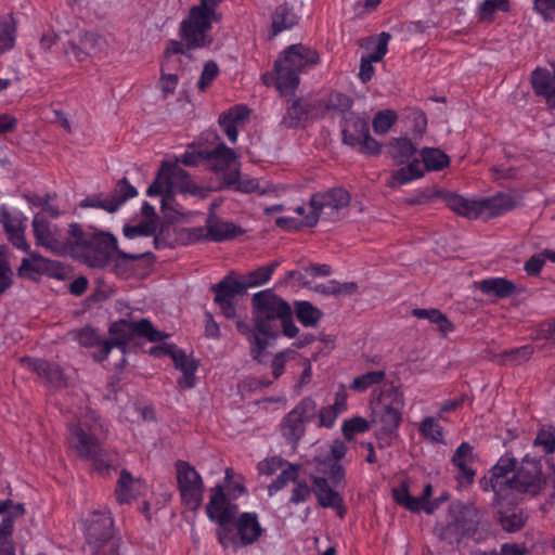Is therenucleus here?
I'll use <instances>...</instances> for the list:
<instances>
[{
  "mask_svg": "<svg viewBox=\"0 0 555 555\" xmlns=\"http://www.w3.org/2000/svg\"><path fill=\"white\" fill-rule=\"evenodd\" d=\"M68 426L69 444L85 460L92 463L95 469L104 470L109 467L108 463L103 459L100 442L95 438L98 427V416L93 411H86L85 415L78 417Z\"/></svg>",
  "mask_w": 555,
  "mask_h": 555,
  "instance_id": "nucleus-9",
  "label": "nucleus"
},
{
  "mask_svg": "<svg viewBox=\"0 0 555 555\" xmlns=\"http://www.w3.org/2000/svg\"><path fill=\"white\" fill-rule=\"evenodd\" d=\"M416 149L406 138L397 139L391 145V155L398 164L410 162Z\"/></svg>",
  "mask_w": 555,
  "mask_h": 555,
  "instance_id": "nucleus-46",
  "label": "nucleus"
},
{
  "mask_svg": "<svg viewBox=\"0 0 555 555\" xmlns=\"http://www.w3.org/2000/svg\"><path fill=\"white\" fill-rule=\"evenodd\" d=\"M306 424L293 415V412H288L284 417L281 431L282 435L292 442H297L305 434Z\"/></svg>",
  "mask_w": 555,
  "mask_h": 555,
  "instance_id": "nucleus-36",
  "label": "nucleus"
},
{
  "mask_svg": "<svg viewBox=\"0 0 555 555\" xmlns=\"http://www.w3.org/2000/svg\"><path fill=\"white\" fill-rule=\"evenodd\" d=\"M177 487L182 503L191 511H196L203 503L204 481L194 466L186 461L175 464Z\"/></svg>",
  "mask_w": 555,
  "mask_h": 555,
  "instance_id": "nucleus-14",
  "label": "nucleus"
},
{
  "mask_svg": "<svg viewBox=\"0 0 555 555\" xmlns=\"http://www.w3.org/2000/svg\"><path fill=\"white\" fill-rule=\"evenodd\" d=\"M221 0H201L199 5L191 8L189 16L182 21L180 34L189 48H202L211 42L209 30L215 21L216 12Z\"/></svg>",
  "mask_w": 555,
  "mask_h": 555,
  "instance_id": "nucleus-10",
  "label": "nucleus"
},
{
  "mask_svg": "<svg viewBox=\"0 0 555 555\" xmlns=\"http://www.w3.org/2000/svg\"><path fill=\"white\" fill-rule=\"evenodd\" d=\"M87 544L93 555H117L113 538V519L107 511H94L85 520Z\"/></svg>",
  "mask_w": 555,
  "mask_h": 555,
  "instance_id": "nucleus-11",
  "label": "nucleus"
},
{
  "mask_svg": "<svg viewBox=\"0 0 555 555\" xmlns=\"http://www.w3.org/2000/svg\"><path fill=\"white\" fill-rule=\"evenodd\" d=\"M370 429V423L367 420L356 416L349 420H345L341 425V431L344 437L351 441L356 435L365 433Z\"/></svg>",
  "mask_w": 555,
  "mask_h": 555,
  "instance_id": "nucleus-48",
  "label": "nucleus"
},
{
  "mask_svg": "<svg viewBox=\"0 0 555 555\" xmlns=\"http://www.w3.org/2000/svg\"><path fill=\"white\" fill-rule=\"evenodd\" d=\"M534 10L545 20H555V0H534Z\"/></svg>",
  "mask_w": 555,
  "mask_h": 555,
  "instance_id": "nucleus-64",
  "label": "nucleus"
},
{
  "mask_svg": "<svg viewBox=\"0 0 555 555\" xmlns=\"http://www.w3.org/2000/svg\"><path fill=\"white\" fill-rule=\"evenodd\" d=\"M348 395L345 385H339L335 393V401L331 405L323 406L319 410L317 415V426L332 428L337 417L347 411Z\"/></svg>",
  "mask_w": 555,
  "mask_h": 555,
  "instance_id": "nucleus-23",
  "label": "nucleus"
},
{
  "mask_svg": "<svg viewBox=\"0 0 555 555\" xmlns=\"http://www.w3.org/2000/svg\"><path fill=\"white\" fill-rule=\"evenodd\" d=\"M151 353L159 356L162 353L170 356L175 366L182 373L178 383L182 388H193L195 386V372L197 363L195 360L186 354L183 350L177 348L175 345H163L151 349Z\"/></svg>",
  "mask_w": 555,
  "mask_h": 555,
  "instance_id": "nucleus-18",
  "label": "nucleus"
},
{
  "mask_svg": "<svg viewBox=\"0 0 555 555\" xmlns=\"http://www.w3.org/2000/svg\"><path fill=\"white\" fill-rule=\"evenodd\" d=\"M208 235L214 241H224L237 234V228L230 222L212 221L207 224Z\"/></svg>",
  "mask_w": 555,
  "mask_h": 555,
  "instance_id": "nucleus-45",
  "label": "nucleus"
},
{
  "mask_svg": "<svg viewBox=\"0 0 555 555\" xmlns=\"http://www.w3.org/2000/svg\"><path fill=\"white\" fill-rule=\"evenodd\" d=\"M218 73L219 67L215 62H206L201 74L199 80L197 81V88L201 91H205L208 87H210L215 78L218 76Z\"/></svg>",
  "mask_w": 555,
  "mask_h": 555,
  "instance_id": "nucleus-61",
  "label": "nucleus"
},
{
  "mask_svg": "<svg viewBox=\"0 0 555 555\" xmlns=\"http://www.w3.org/2000/svg\"><path fill=\"white\" fill-rule=\"evenodd\" d=\"M479 288L483 294H487V295H494L498 297H506L514 292L515 286L511 281H508L506 279L491 278V279L482 280L479 283Z\"/></svg>",
  "mask_w": 555,
  "mask_h": 555,
  "instance_id": "nucleus-34",
  "label": "nucleus"
},
{
  "mask_svg": "<svg viewBox=\"0 0 555 555\" xmlns=\"http://www.w3.org/2000/svg\"><path fill=\"white\" fill-rule=\"evenodd\" d=\"M385 372L382 370L366 372L353 378L350 389L357 392H363L369 388L383 384Z\"/></svg>",
  "mask_w": 555,
  "mask_h": 555,
  "instance_id": "nucleus-37",
  "label": "nucleus"
},
{
  "mask_svg": "<svg viewBox=\"0 0 555 555\" xmlns=\"http://www.w3.org/2000/svg\"><path fill=\"white\" fill-rule=\"evenodd\" d=\"M296 314L298 321L305 326L314 325L321 317V312L307 301H301L297 304Z\"/></svg>",
  "mask_w": 555,
  "mask_h": 555,
  "instance_id": "nucleus-50",
  "label": "nucleus"
},
{
  "mask_svg": "<svg viewBox=\"0 0 555 555\" xmlns=\"http://www.w3.org/2000/svg\"><path fill=\"white\" fill-rule=\"evenodd\" d=\"M446 203L450 209L463 217L469 219L481 217L480 198L464 197L450 193L446 196Z\"/></svg>",
  "mask_w": 555,
  "mask_h": 555,
  "instance_id": "nucleus-26",
  "label": "nucleus"
},
{
  "mask_svg": "<svg viewBox=\"0 0 555 555\" xmlns=\"http://www.w3.org/2000/svg\"><path fill=\"white\" fill-rule=\"evenodd\" d=\"M405 401L402 390L393 383H383L376 397L374 411L383 424V429L392 435L402 421Z\"/></svg>",
  "mask_w": 555,
  "mask_h": 555,
  "instance_id": "nucleus-12",
  "label": "nucleus"
},
{
  "mask_svg": "<svg viewBox=\"0 0 555 555\" xmlns=\"http://www.w3.org/2000/svg\"><path fill=\"white\" fill-rule=\"evenodd\" d=\"M13 518L3 517L0 524V555H15V546L12 540Z\"/></svg>",
  "mask_w": 555,
  "mask_h": 555,
  "instance_id": "nucleus-44",
  "label": "nucleus"
},
{
  "mask_svg": "<svg viewBox=\"0 0 555 555\" xmlns=\"http://www.w3.org/2000/svg\"><path fill=\"white\" fill-rule=\"evenodd\" d=\"M481 217L500 216L515 206V201L508 194H498L493 197L480 198Z\"/></svg>",
  "mask_w": 555,
  "mask_h": 555,
  "instance_id": "nucleus-29",
  "label": "nucleus"
},
{
  "mask_svg": "<svg viewBox=\"0 0 555 555\" xmlns=\"http://www.w3.org/2000/svg\"><path fill=\"white\" fill-rule=\"evenodd\" d=\"M396 114L392 111H382L373 119V129L378 134L386 133L396 120Z\"/></svg>",
  "mask_w": 555,
  "mask_h": 555,
  "instance_id": "nucleus-57",
  "label": "nucleus"
},
{
  "mask_svg": "<svg viewBox=\"0 0 555 555\" xmlns=\"http://www.w3.org/2000/svg\"><path fill=\"white\" fill-rule=\"evenodd\" d=\"M138 195L134 186L126 180L119 182L115 191L111 194L112 201L118 204V208L129 198Z\"/></svg>",
  "mask_w": 555,
  "mask_h": 555,
  "instance_id": "nucleus-58",
  "label": "nucleus"
},
{
  "mask_svg": "<svg viewBox=\"0 0 555 555\" xmlns=\"http://www.w3.org/2000/svg\"><path fill=\"white\" fill-rule=\"evenodd\" d=\"M297 23V16L287 5L276 8L272 17V27L274 33H280L293 27Z\"/></svg>",
  "mask_w": 555,
  "mask_h": 555,
  "instance_id": "nucleus-41",
  "label": "nucleus"
},
{
  "mask_svg": "<svg viewBox=\"0 0 555 555\" xmlns=\"http://www.w3.org/2000/svg\"><path fill=\"white\" fill-rule=\"evenodd\" d=\"M33 232L37 246L55 255H68L92 268H103L116 256L126 259L142 257L118 250L117 240L112 234L82 230L78 224H70L68 236L64 237L61 229L42 214L34 216Z\"/></svg>",
  "mask_w": 555,
  "mask_h": 555,
  "instance_id": "nucleus-1",
  "label": "nucleus"
},
{
  "mask_svg": "<svg viewBox=\"0 0 555 555\" xmlns=\"http://www.w3.org/2000/svg\"><path fill=\"white\" fill-rule=\"evenodd\" d=\"M424 170H440L449 165V157L441 150L427 147L422 151Z\"/></svg>",
  "mask_w": 555,
  "mask_h": 555,
  "instance_id": "nucleus-40",
  "label": "nucleus"
},
{
  "mask_svg": "<svg viewBox=\"0 0 555 555\" xmlns=\"http://www.w3.org/2000/svg\"><path fill=\"white\" fill-rule=\"evenodd\" d=\"M508 10V0H485L479 7V16L485 21L491 20L495 12H507Z\"/></svg>",
  "mask_w": 555,
  "mask_h": 555,
  "instance_id": "nucleus-54",
  "label": "nucleus"
},
{
  "mask_svg": "<svg viewBox=\"0 0 555 555\" xmlns=\"http://www.w3.org/2000/svg\"><path fill=\"white\" fill-rule=\"evenodd\" d=\"M249 111L244 105H235L219 117V124L229 140L235 143L238 130L246 124Z\"/></svg>",
  "mask_w": 555,
  "mask_h": 555,
  "instance_id": "nucleus-24",
  "label": "nucleus"
},
{
  "mask_svg": "<svg viewBox=\"0 0 555 555\" xmlns=\"http://www.w3.org/2000/svg\"><path fill=\"white\" fill-rule=\"evenodd\" d=\"M300 466L297 464L286 463L281 469L280 474L268 486V494L273 496L275 493L287 487L291 482L294 483L299 477Z\"/></svg>",
  "mask_w": 555,
  "mask_h": 555,
  "instance_id": "nucleus-32",
  "label": "nucleus"
},
{
  "mask_svg": "<svg viewBox=\"0 0 555 555\" xmlns=\"http://www.w3.org/2000/svg\"><path fill=\"white\" fill-rule=\"evenodd\" d=\"M424 175V168L418 159L414 158L405 167H401L391 173L387 184L390 188H397L408 184L413 180L421 178Z\"/></svg>",
  "mask_w": 555,
  "mask_h": 555,
  "instance_id": "nucleus-30",
  "label": "nucleus"
},
{
  "mask_svg": "<svg viewBox=\"0 0 555 555\" xmlns=\"http://www.w3.org/2000/svg\"><path fill=\"white\" fill-rule=\"evenodd\" d=\"M346 452L347 447L341 440H334L326 449L322 450L313 460L318 474L311 475L312 489L305 479L298 477L294 481L289 503L295 505L304 503L313 492L322 507L333 508L343 517L345 514L343 498L334 487L341 483L345 478V469L340 461Z\"/></svg>",
  "mask_w": 555,
  "mask_h": 555,
  "instance_id": "nucleus-4",
  "label": "nucleus"
},
{
  "mask_svg": "<svg viewBox=\"0 0 555 555\" xmlns=\"http://www.w3.org/2000/svg\"><path fill=\"white\" fill-rule=\"evenodd\" d=\"M291 412L307 424L315 416L317 402L311 397H306Z\"/></svg>",
  "mask_w": 555,
  "mask_h": 555,
  "instance_id": "nucleus-52",
  "label": "nucleus"
},
{
  "mask_svg": "<svg viewBox=\"0 0 555 555\" xmlns=\"http://www.w3.org/2000/svg\"><path fill=\"white\" fill-rule=\"evenodd\" d=\"M0 221L11 244L22 251H29V243L25 237L27 221L25 215L18 209H8L1 205Z\"/></svg>",
  "mask_w": 555,
  "mask_h": 555,
  "instance_id": "nucleus-19",
  "label": "nucleus"
},
{
  "mask_svg": "<svg viewBox=\"0 0 555 555\" xmlns=\"http://www.w3.org/2000/svg\"><path fill=\"white\" fill-rule=\"evenodd\" d=\"M27 256L23 257L17 268V275L21 279L37 281L42 275L50 278H60L62 274L61 263L41 256L31 250L25 251Z\"/></svg>",
  "mask_w": 555,
  "mask_h": 555,
  "instance_id": "nucleus-16",
  "label": "nucleus"
},
{
  "mask_svg": "<svg viewBox=\"0 0 555 555\" xmlns=\"http://www.w3.org/2000/svg\"><path fill=\"white\" fill-rule=\"evenodd\" d=\"M237 533L228 527L218 528L217 539L224 548L237 550L238 547L256 542L262 533L256 513L246 512L236 520Z\"/></svg>",
  "mask_w": 555,
  "mask_h": 555,
  "instance_id": "nucleus-13",
  "label": "nucleus"
},
{
  "mask_svg": "<svg viewBox=\"0 0 555 555\" xmlns=\"http://www.w3.org/2000/svg\"><path fill=\"white\" fill-rule=\"evenodd\" d=\"M554 79L546 69L537 68L532 73V87L534 92L543 95L550 107L555 108V65L553 64Z\"/></svg>",
  "mask_w": 555,
  "mask_h": 555,
  "instance_id": "nucleus-27",
  "label": "nucleus"
},
{
  "mask_svg": "<svg viewBox=\"0 0 555 555\" xmlns=\"http://www.w3.org/2000/svg\"><path fill=\"white\" fill-rule=\"evenodd\" d=\"M231 160V149L224 143H218L214 149L191 145L175 162H163L154 182L147 189L149 196H160L162 210L166 218L178 220L184 217L182 206L177 201L178 195H196L199 188L191 180L179 163L196 166L205 162L208 169L216 176L223 173L222 164Z\"/></svg>",
  "mask_w": 555,
  "mask_h": 555,
  "instance_id": "nucleus-2",
  "label": "nucleus"
},
{
  "mask_svg": "<svg viewBox=\"0 0 555 555\" xmlns=\"http://www.w3.org/2000/svg\"><path fill=\"white\" fill-rule=\"evenodd\" d=\"M156 229L155 221H146L137 225H127L124 228V234L128 238H134L138 236H150Z\"/></svg>",
  "mask_w": 555,
  "mask_h": 555,
  "instance_id": "nucleus-60",
  "label": "nucleus"
},
{
  "mask_svg": "<svg viewBox=\"0 0 555 555\" xmlns=\"http://www.w3.org/2000/svg\"><path fill=\"white\" fill-rule=\"evenodd\" d=\"M80 43L87 49L89 55L100 53L107 47L104 36L91 31L80 34Z\"/></svg>",
  "mask_w": 555,
  "mask_h": 555,
  "instance_id": "nucleus-49",
  "label": "nucleus"
},
{
  "mask_svg": "<svg viewBox=\"0 0 555 555\" xmlns=\"http://www.w3.org/2000/svg\"><path fill=\"white\" fill-rule=\"evenodd\" d=\"M221 486L223 487L225 494L233 501L246 493L243 477L235 476L233 470L230 468L225 469L224 482Z\"/></svg>",
  "mask_w": 555,
  "mask_h": 555,
  "instance_id": "nucleus-43",
  "label": "nucleus"
},
{
  "mask_svg": "<svg viewBox=\"0 0 555 555\" xmlns=\"http://www.w3.org/2000/svg\"><path fill=\"white\" fill-rule=\"evenodd\" d=\"M514 467L515 460L512 456H501L490 475L480 480L482 489L493 491L496 499H504L508 492L514 491L539 494L545 483L540 461L526 456L516 472Z\"/></svg>",
  "mask_w": 555,
  "mask_h": 555,
  "instance_id": "nucleus-5",
  "label": "nucleus"
},
{
  "mask_svg": "<svg viewBox=\"0 0 555 555\" xmlns=\"http://www.w3.org/2000/svg\"><path fill=\"white\" fill-rule=\"evenodd\" d=\"M526 517L521 512L519 513H512L508 516H504L501 518V524L504 530L508 532H514L519 530L524 524H525Z\"/></svg>",
  "mask_w": 555,
  "mask_h": 555,
  "instance_id": "nucleus-63",
  "label": "nucleus"
},
{
  "mask_svg": "<svg viewBox=\"0 0 555 555\" xmlns=\"http://www.w3.org/2000/svg\"><path fill=\"white\" fill-rule=\"evenodd\" d=\"M476 455L468 442H462L452 455L451 463L456 469V480L460 485H470L476 475Z\"/></svg>",
  "mask_w": 555,
  "mask_h": 555,
  "instance_id": "nucleus-21",
  "label": "nucleus"
},
{
  "mask_svg": "<svg viewBox=\"0 0 555 555\" xmlns=\"http://www.w3.org/2000/svg\"><path fill=\"white\" fill-rule=\"evenodd\" d=\"M109 333L112 335V340H104L100 343L95 331L90 327H86L76 334V339L79 345L86 347L99 344L96 358L98 360L103 361L107 358L113 348H117L120 351V354L124 356L126 340L132 336L145 337L151 341H159L168 336L167 334L154 328L152 323L146 319H142L140 321L121 319L111 325Z\"/></svg>",
  "mask_w": 555,
  "mask_h": 555,
  "instance_id": "nucleus-6",
  "label": "nucleus"
},
{
  "mask_svg": "<svg viewBox=\"0 0 555 555\" xmlns=\"http://www.w3.org/2000/svg\"><path fill=\"white\" fill-rule=\"evenodd\" d=\"M315 51L304 44L285 49L274 64L275 87L283 95L292 94L299 83V74L318 62Z\"/></svg>",
  "mask_w": 555,
  "mask_h": 555,
  "instance_id": "nucleus-8",
  "label": "nucleus"
},
{
  "mask_svg": "<svg viewBox=\"0 0 555 555\" xmlns=\"http://www.w3.org/2000/svg\"><path fill=\"white\" fill-rule=\"evenodd\" d=\"M242 288H244L242 280L236 282L230 279H224L220 283L212 286V291L216 294L215 301H231Z\"/></svg>",
  "mask_w": 555,
  "mask_h": 555,
  "instance_id": "nucleus-39",
  "label": "nucleus"
},
{
  "mask_svg": "<svg viewBox=\"0 0 555 555\" xmlns=\"http://www.w3.org/2000/svg\"><path fill=\"white\" fill-rule=\"evenodd\" d=\"M308 118L307 105L301 101H294L288 107L284 124L288 127H297Z\"/></svg>",
  "mask_w": 555,
  "mask_h": 555,
  "instance_id": "nucleus-51",
  "label": "nucleus"
},
{
  "mask_svg": "<svg viewBox=\"0 0 555 555\" xmlns=\"http://www.w3.org/2000/svg\"><path fill=\"white\" fill-rule=\"evenodd\" d=\"M238 157L233 150H231V160H224L222 164L223 173H218L217 177L228 186L237 191L249 193L258 188V182L248 177H241L240 175Z\"/></svg>",
  "mask_w": 555,
  "mask_h": 555,
  "instance_id": "nucleus-22",
  "label": "nucleus"
},
{
  "mask_svg": "<svg viewBox=\"0 0 555 555\" xmlns=\"http://www.w3.org/2000/svg\"><path fill=\"white\" fill-rule=\"evenodd\" d=\"M534 446L542 448L544 453H552L555 450V428H541L534 439Z\"/></svg>",
  "mask_w": 555,
  "mask_h": 555,
  "instance_id": "nucleus-55",
  "label": "nucleus"
},
{
  "mask_svg": "<svg viewBox=\"0 0 555 555\" xmlns=\"http://www.w3.org/2000/svg\"><path fill=\"white\" fill-rule=\"evenodd\" d=\"M287 462L280 456L267 457L260 461L257 465V470L260 475L271 476L278 470H281Z\"/></svg>",
  "mask_w": 555,
  "mask_h": 555,
  "instance_id": "nucleus-59",
  "label": "nucleus"
},
{
  "mask_svg": "<svg viewBox=\"0 0 555 555\" xmlns=\"http://www.w3.org/2000/svg\"><path fill=\"white\" fill-rule=\"evenodd\" d=\"M242 288H244L242 280L236 282L230 279H224L220 283L212 286V291L216 294L215 301H231Z\"/></svg>",
  "mask_w": 555,
  "mask_h": 555,
  "instance_id": "nucleus-38",
  "label": "nucleus"
},
{
  "mask_svg": "<svg viewBox=\"0 0 555 555\" xmlns=\"http://www.w3.org/2000/svg\"><path fill=\"white\" fill-rule=\"evenodd\" d=\"M279 264V261H273L243 275L242 281L244 288H255L267 284Z\"/></svg>",
  "mask_w": 555,
  "mask_h": 555,
  "instance_id": "nucleus-31",
  "label": "nucleus"
},
{
  "mask_svg": "<svg viewBox=\"0 0 555 555\" xmlns=\"http://www.w3.org/2000/svg\"><path fill=\"white\" fill-rule=\"evenodd\" d=\"M64 53L69 60L81 62L89 55L87 49L80 43V37L78 42L68 41L64 47Z\"/></svg>",
  "mask_w": 555,
  "mask_h": 555,
  "instance_id": "nucleus-62",
  "label": "nucleus"
},
{
  "mask_svg": "<svg viewBox=\"0 0 555 555\" xmlns=\"http://www.w3.org/2000/svg\"><path fill=\"white\" fill-rule=\"evenodd\" d=\"M147 490L146 483L140 478H133L128 472L120 473L116 496L119 503H129L135 498L143 495Z\"/></svg>",
  "mask_w": 555,
  "mask_h": 555,
  "instance_id": "nucleus-25",
  "label": "nucleus"
},
{
  "mask_svg": "<svg viewBox=\"0 0 555 555\" xmlns=\"http://www.w3.org/2000/svg\"><path fill=\"white\" fill-rule=\"evenodd\" d=\"M389 39L390 37L386 33L369 38L364 44L365 54L363 56L379 62L387 53Z\"/></svg>",
  "mask_w": 555,
  "mask_h": 555,
  "instance_id": "nucleus-35",
  "label": "nucleus"
},
{
  "mask_svg": "<svg viewBox=\"0 0 555 555\" xmlns=\"http://www.w3.org/2000/svg\"><path fill=\"white\" fill-rule=\"evenodd\" d=\"M14 273L9 263L4 247L0 246V297L12 287Z\"/></svg>",
  "mask_w": 555,
  "mask_h": 555,
  "instance_id": "nucleus-47",
  "label": "nucleus"
},
{
  "mask_svg": "<svg viewBox=\"0 0 555 555\" xmlns=\"http://www.w3.org/2000/svg\"><path fill=\"white\" fill-rule=\"evenodd\" d=\"M420 434L427 440L437 443H444L443 428L438 420L428 416L425 417L418 425Z\"/></svg>",
  "mask_w": 555,
  "mask_h": 555,
  "instance_id": "nucleus-42",
  "label": "nucleus"
},
{
  "mask_svg": "<svg viewBox=\"0 0 555 555\" xmlns=\"http://www.w3.org/2000/svg\"><path fill=\"white\" fill-rule=\"evenodd\" d=\"M236 512L237 505L225 494L221 485H216L210 489V498L206 506L209 520L217 522L219 528L228 527L234 519Z\"/></svg>",
  "mask_w": 555,
  "mask_h": 555,
  "instance_id": "nucleus-17",
  "label": "nucleus"
},
{
  "mask_svg": "<svg viewBox=\"0 0 555 555\" xmlns=\"http://www.w3.org/2000/svg\"><path fill=\"white\" fill-rule=\"evenodd\" d=\"M16 39V21L13 15L0 17V55L14 47Z\"/></svg>",
  "mask_w": 555,
  "mask_h": 555,
  "instance_id": "nucleus-33",
  "label": "nucleus"
},
{
  "mask_svg": "<svg viewBox=\"0 0 555 555\" xmlns=\"http://www.w3.org/2000/svg\"><path fill=\"white\" fill-rule=\"evenodd\" d=\"M27 367L43 377L53 387H61L65 384L64 376L59 365L40 359L23 360Z\"/></svg>",
  "mask_w": 555,
  "mask_h": 555,
  "instance_id": "nucleus-28",
  "label": "nucleus"
},
{
  "mask_svg": "<svg viewBox=\"0 0 555 555\" xmlns=\"http://www.w3.org/2000/svg\"><path fill=\"white\" fill-rule=\"evenodd\" d=\"M343 140L351 146L360 145L369 154H375L379 150L378 143L369 135L367 122L361 117L345 118Z\"/></svg>",
  "mask_w": 555,
  "mask_h": 555,
  "instance_id": "nucleus-20",
  "label": "nucleus"
},
{
  "mask_svg": "<svg viewBox=\"0 0 555 555\" xmlns=\"http://www.w3.org/2000/svg\"><path fill=\"white\" fill-rule=\"evenodd\" d=\"M433 495V486L426 483L421 496L410 494L409 487L405 482L400 483L392 489L393 500L404 508L413 513L425 512L433 514L442 503L449 500L447 492L440 494L435 500H430Z\"/></svg>",
  "mask_w": 555,
  "mask_h": 555,
  "instance_id": "nucleus-15",
  "label": "nucleus"
},
{
  "mask_svg": "<svg viewBox=\"0 0 555 555\" xmlns=\"http://www.w3.org/2000/svg\"><path fill=\"white\" fill-rule=\"evenodd\" d=\"M81 207L102 208L108 212H114L118 209V204L112 201L111 195L91 196L80 202Z\"/></svg>",
  "mask_w": 555,
  "mask_h": 555,
  "instance_id": "nucleus-56",
  "label": "nucleus"
},
{
  "mask_svg": "<svg viewBox=\"0 0 555 555\" xmlns=\"http://www.w3.org/2000/svg\"><path fill=\"white\" fill-rule=\"evenodd\" d=\"M350 202L349 193L341 188L330 190L325 193L314 194L308 206H296L293 210L300 219L281 217L276 219V225L285 229H294L299 225L313 227L319 219L337 220L341 211Z\"/></svg>",
  "mask_w": 555,
  "mask_h": 555,
  "instance_id": "nucleus-7",
  "label": "nucleus"
},
{
  "mask_svg": "<svg viewBox=\"0 0 555 555\" xmlns=\"http://www.w3.org/2000/svg\"><path fill=\"white\" fill-rule=\"evenodd\" d=\"M253 305V322L237 320L236 327L248 341L251 358L263 362L269 349L275 346L281 326L289 338L296 336L298 328L293 322L291 307L271 291L254 294Z\"/></svg>",
  "mask_w": 555,
  "mask_h": 555,
  "instance_id": "nucleus-3",
  "label": "nucleus"
},
{
  "mask_svg": "<svg viewBox=\"0 0 555 555\" xmlns=\"http://www.w3.org/2000/svg\"><path fill=\"white\" fill-rule=\"evenodd\" d=\"M297 357L298 353L294 349H285L278 352L271 362L273 376L279 378L284 373L286 363L293 360H298Z\"/></svg>",
  "mask_w": 555,
  "mask_h": 555,
  "instance_id": "nucleus-53",
  "label": "nucleus"
}]
</instances>
